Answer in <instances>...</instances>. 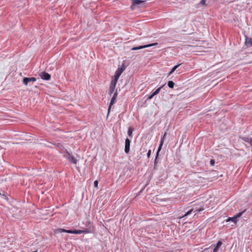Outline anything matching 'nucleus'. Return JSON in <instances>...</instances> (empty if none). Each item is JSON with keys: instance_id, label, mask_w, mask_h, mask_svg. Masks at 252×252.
<instances>
[{"instance_id": "aec40b11", "label": "nucleus", "mask_w": 252, "mask_h": 252, "mask_svg": "<svg viewBox=\"0 0 252 252\" xmlns=\"http://www.w3.org/2000/svg\"><path fill=\"white\" fill-rule=\"evenodd\" d=\"M243 212H240V213H239L237 214H236L234 217H236V220H237V218H238L242 216V215L243 214Z\"/></svg>"}, {"instance_id": "5701e85b", "label": "nucleus", "mask_w": 252, "mask_h": 252, "mask_svg": "<svg viewBox=\"0 0 252 252\" xmlns=\"http://www.w3.org/2000/svg\"><path fill=\"white\" fill-rule=\"evenodd\" d=\"M215 161L214 159H211L210 160V164L211 165L213 166L215 164Z\"/></svg>"}, {"instance_id": "f8f14e48", "label": "nucleus", "mask_w": 252, "mask_h": 252, "mask_svg": "<svg viewBox=\"0 0 252 252\" xmlns=\"http://www.w3.org/2000/svg\"><path fill=\"white\" fill-rule=\"evenodd\" d=\"M166 134V132H165L163 136L161 137V139H160V143H159V147L158 148V151L157 152V157H158V153L159 152V151H160L161 149V147L163 145V142H164V139L165 137V135Z\"/></svg>"}, {"instance_id": "6e6552de", "label": "nucleus", "mask_w": 252, "mask_h": 252, "mask_svg": "<svg viewBox=\"0 0 252 252\" xmlns=\"http://www.w3.org/2000/svg\"><path fill=\"white\" fill-rule=\"evenodd\" d=\"M36 80V79L34 77H25L23 78V82L25 85H28V84L30 82H33Z\"/></svg>"}, {"instance_id": "4468645a", "label": "nucleus", "mask_w": 252, "mask_h": 252, "mask_svg": "<svg viewBox=\"0 0 252 252\" xmlns=\"http://www.w3.org/2000/svg\"><path fill=\"white\" fill-rule=\"evenodd\" d=\"M242 140L246 142L249 143L252 147V138L250 137H244L242 138Z\"/></svg>"}, {"instance_id": "9b49d317", "label": "nucleus", "mask_w": 252, "mask_h": 252, "mask_svg": "<svg viewBox=\"0 0 252 252\" xmlns=\"http://www.w3.org/2000/svg\"><path fill=\"white\" fill-rule=\"evenodd\" d=\"M117 96V92H116V93H114L112 98H111V100L110 101V104H109V108H108V114H109V112H110V109H111V106L114 104V103L115 102V100H116V97Z\"/></svg>"}, {"instance_id": "cd10ccee", "label": "nucleus", "mask_w": 252, "mask_h": 252, "mask_svg": "<svg viewBox=\"0 0 252 252\" xmlns=\"http://www.w3.org/2000/svg\"><path fill=\"white\" fill-rule=\"evenodd\" d=\"M208 250H209V248H206L202 252H208Z\"/></svg>"}, {"instance_id": "2eb2a0df", "label": "nucleus", "mask_w": 252, "mask_h": 252, "mask_svg": "<svg viewBox=\"0 0 252 252\" xmlns=\"http://www.w3.org/2000/svg\"><path fill=\"white\" fill-rule=\"evenodd\" d=\"M222 245V242L221 241H219L215 247L214 248V250H213V252H218V250L219 249V248L220 247V246Z\"/></svg>"}, {"instance_id": "393cba45", "label": "nucleus", "mask_w": 252, "mask_h": 252, "mask_svg": "<svg viewBox=\"0 0 252 252\" xmlns=\"http://www.w3.org/2000/svg\"><path fill=\"white\" fill-rule=\"evenodd\" d=\"M151 150H149L148 152V153H147V157L148 158H150V156H151Z\"/></svg>"}, {"instance_id": "a878e982", "label": "nucleus", "mask_w": 252, "mask_h": 252, "mask_svg": "<svg viewBox=\"0 0 252 252\" xmlns=\"http://www.w3.org/2000/svg\"><path fill=\"white\" fill-rule=\"evenodd\" d=\"M205 2H206V0H201L200 1V3L203 4V5H204L205 4Z\"/></svg>"}, {"instance_id": "f257e3e1", "label": "nucleus", "mask_w": 252, "mask_h": 252, "mask_svg": "<svg viewBox=\"0 0 252 252\" xmlns=\"http://www.w3.org/2000/svg\"><path fill=\"white\" fill-rule=\"evenodd\" d=\"M55 233L66 232L70 234H80L87 232L86 230H66L62 228H58L55 230Z\"/></svg>"}, {"instance_id": "0eeeda50", "label": "nucleus", "mask_w": 252, "mask_h": 252, "mask_svg": "<svg viewBox=\"0 0 252 252\" xmlns=\"http://www.w3.org/2000/svg\"><path fill=\"white\" fill-rule=\"evenodd\" d=\"M66 158L67 159L71 162L73 164H76L77 162V160L72 156L68 152H66Z\"/></svg>"}, {"instance_id": "a211bd4d", "label": "nucleus", "mask_w": 252, "mask_h": 252, "mask_svg": "<svg viewBox=\"0 0 252 252\" xmlns=\"http://www.w3.org/2000/svg\"><path fill=\"white\" fill-rule=\"evenodd\" d=\"M162 86H161V87H160L158 88V89H157V90H156V91H155L153 93V94H154V95H156L158 94L159 93V92H160V91L161 89L162 88Z\"/></svg>"}, {"instance_id": "1a4fd4ad", "label": "nucleus", "mask_w": 252, "mask_h": 252, "mask_svg": "<svg viewBox=\"0 0 252 252\" xmlns=\"http://www.w3.org/2000/svg\"><path fill=\"white\" fill-rule=\"evenodd\" d=\"M130 140L128 138H126L125 140V152L128 154L130 150Z\"/></svg>"}, {"instance_id": "412c9836", "label": "nucleus", "mask_w": 252, "mask_h": 252, "mask_svg": "<svg viewBox=\"0 0 252 252\" xmlns=\"http://www.w3.org/2000/svg\"><path fill=\"white\" fill-rule=\"evenodd\" d=\"M181 65V64H179L178 65H175L172 68V70L173 71H175L180 65Z\"/></svg>"}, {"instance_id": "dca6fc26", "label": "nucleus", "mask_w": 252, "mask_h": 252, "mask_svg": "<svg viewBox=\"0 0 252 252\" xmlns=\"http://www.w3.org/2000/svg\"><path fill=\"white\" fill-rule=\"evenodd\" d=\"M232 221L234 223H236V222H237V220L236 219V217H235L234 216L233 217H232V218H229L227 220V221Z\"/></svg>"}, {"instance_id": "423d86ee", "label": "nucleus", "mask_w": 252, "mask_h": 252, "mask_svg": "<svg viewBox=\"0 0 252 252\" xmlns=\"http://www.w3.org/2000/svg\"><path fill=\"white\" fill-rule=\"evenodd\" d=\"M117 82V80H116L115 79L112 81L111 84L109 87V94L110 95L113 93V92L115 90Z\"/></svg>"}, {"instance_id": "9d476101", "label": "nucleus", "mask_w": 252, "mask_h": 252, "mask_svg": "<svg viewBox=\"0 0 252 252\" xmlns=\"http://www.w3.org/2000/svg\"><path fill=\"white\" fill-rule=\"evenodd\" d=\"M40 76L41 79L45 80H49L51 78V75L49 73L45 72H42L40 74Z\"/></svg>"}, {"instance_id": "20e7f679", "label": "nucleus", "mask_w": 252, "mask_h": 252, "mask_svg": "<svg viewBox=\"0 0 252 252\" xmlns=\"http://www.w3.org/2000/svg\"><path fill=\"white\" fill-rule=\"evenodd\" d=\"M203 210H204V208H199V209H195V210H194V209H191V210H189V211L188 212H187L186 213H185V214L184 216H183L182 217V218L186 217L188 216V215H189L191 214L192 212L195 213L194 215H196V214H197L198 212H200V211H203Z\"/></svg>"}, {"instance_id": "f03ea898", "label": "nucleus", "mask_w": 252, "mask_h": 252, "mask_svg": "<svg viewBox=\"0 0 252 252\" xmlns=\"http://www.w3.org/2000/svg\"><path fill=\"white\" fill-rule=\"evenodd\" d=\"M132 1V5L131 6V8L132 9H134L136 7H140L141 5L144 4L145 1L141 0H131Z\"/></svg>"}, {"instance_id": "4be33fe9", "label": "nucleus", "mask_w": 252, "mask_h": 252, "mask_svg": "<svg viewBox=\"0 0 252 252\" xmlns=\"http://www.w3.org/2000/svg\"><path fill=\"white\" fill-rule=\"evenodd\" d=\"M94 186L95 188H97L98 187V181L97 180H95L94 183Z\"/></svg>"}, {"instance_id": "c85d7f7f", "label": "nucleus", "mask_w": 252, "mask_h": 252, "mask_svg": "<svg viewBox=\"0 0 252 252\" xmlns=\"http://www.w3.org/2000/svg\"><path fill=\"white\" fill-rule=\"evenodd\" d=\"M172 73L171 71H170V72L168 73V76H169V75H171Z\"/></svg>"}, {"instance_id": "b1692460", "label": "nucleus", "mask_w": 252, "mask_h": 252, "mask_svg": "<svg viewBox=\"0 0 252 252\" xmlns=\"http://www.w3.org/2000/svg\"><path fill=\"white\" fill-rule=\"evenodd\" d=\"M155 96V95H154L153 94H152L151 95H150L147 98V99L148 100H150V99H151L154 96Z\"/></svg>"}, {"instance_id": "f3484780", "label": "nucleus", "mask_w": 252, "mask_h": 252, "mask_svg": "<svg viewBox=\"0 0 252 252\" xmlns=\"http://www.w3.org/2000/svg\"><path fill=\"white\" fill-rule=\"evenodd\" d=\"M174 84V83L172 81H169L168 82V86L171 89L173 88Z\"/></svg>"}, {"instance_id": "6ab92c4d", "label": "nucleus", "mask_w": 252, "mask_h": 252, "mask_svg": "<svg viewBox=\"0 0 252 252\" xmlns=\"http://www.w3.org/2000/svg\"><path fill=\"white\" fill-rule=\"evenodd\" d=\"M132 131H133V128L131 127H129L128 129V135H129V136H130V137L132 136Z\"/></svg>"}, {"instance_id": "7c9ffc66", "label": "nucleus", "mask_w": 252, "mask_h": 252, "mask_svg": "<svg viewBox=\"0 0 252 252\" xmlns=\"http://www.w3.org/2000/svg\"><path fill=\"white\" fill-rule=\"evenodd\" d=\"M37 252V251H34V252Z\"/></svg>"}, {"instance_id": "ddd939ff", "label": "nucleus", "mask_w": 252, "mask_h": 252, "mask_svg": "<svg viewBox=\"0 0 252 252\" xmlns=\"http://www.w3.org/2000/svg\"><path fill=\"white\" fill-rule=\"evenodd\" d=\"M245 43L246 45L252 46V38L246 36Z\"/></svg>"}, {"instance_id": "bb28decb", "label": "nucleus", "mask_w": 252, "mask_h": 252, "mask_svg": "<svg viewBox=\"0 0 252 252\" xmlns=\"http://www.w3.org/2000/svg\"><path fill=\"white\" fill-rule=\"evenodd\" d=\"M157 158H158V157H156V159H155V162H154V164H155L154 169H155V168H156V163H157Z\"/></svg>"}, {"instance_id": "c756f323", "label": "nucleus", "mask_w": 252, "mask_h": 252, "mask_svg": "<svg viewBox=\"0 0 252 252\" xmlns=\"http://www.w3.org/2000/svg\"><path fill=\"white\" fill-rule=\"evenodd\" d=\"M172 73H173L174 72V71H173L172 69L170 71Z\"/></svg>"}, {"instance_id": "7ed1b4c3", "label": "nucleus", "mask_w": 252, "mask_h": 252, "mask_svg": "<svg viewBox=\"0 0 252 252\" xmlns=\"http://www.w3.org/2000/svg\"><path fill=\"white\" fill-rule=\"evenodd\" d=\"M126 67L124 66V64L122 65V66L120 67H119L117 71L115 72V80H117L119 78L121 74L122 73V72L125 70Z\"/></svg>"}, {"instance_id": "39448f33", "label": "nucleus", "mask_w": 252, "mask_h": 252, "mask_svg": "<svg viewBox=\"0 0 252 252\" xmlns=\"http://www.w3.org/2000/svg\"><path fill=\"white\" fill-rule=\"evenodd\" d=\"M158 44V43H154L149 44H147V45H145L139 46L138 47H134L132 48V50H139V49L145 48L147 47H151L153 46L157 45Z\"/></svg>"}]
</instances>
